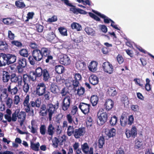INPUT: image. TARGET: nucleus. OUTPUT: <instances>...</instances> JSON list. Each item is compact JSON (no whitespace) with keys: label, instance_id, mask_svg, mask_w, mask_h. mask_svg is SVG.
<instances>
[{"label":"nucleus","instance_id":"1","mask_svg":"<svg viewBox=\"0 0 154 154\" xmlns=\"http://www.w3.org/2000/svg\"><path fill=\"white\" fill-rule=\"evenodd\" d=\"M137 129L136 127L133 125L130 130L128 128L126 129L125 134L128 138L131 137L134 138L137 135Z\"/></svg>","mask_w":154,"mask_h":154},{"label":"nucleus","instance_id":"2","mask_svg":"<svg viewBox=\"0 0 154 154\" xmlns=\"http://www.w3.org/2000/svg\"><path fill=\"white\" fill-rule=\"evenodd\" d=\"M10 54H6L4 53L0 54V67L10 64Z\"/></svg>","mask_w":154,"mask_h":154},{"label":"nucleus","instance_id":"3","mask_svg":"<svg viewBox=\"0 0 154 154\" xmlns=\"http://www.w3.org/2000/svg\"><path fill=\"white\" fill-rule=\"evenodd\" d=\"M98 119L101 125H103L107 120V115L106 112H103L102 108L100 109L98 113Z\"/></svg>","mask_w":154,"mask_h":154},{"label":"nucleus","instance_id":"4","mask_svg":"<svg viewBox=\"0 0 154 154\" xmlns=\"http://www.w3.org/2000/svg\"><path fill=\"white\" fill-rule=\"evenodd\" d=\"M59 103L57 102L56 104L53 105L52 104H49L47 106V110L48 112L49 118L50 121L51 119L52 115L54 113L55 109H57L59 106Z\"/></svg>","mask_w":154,"mask_h":154},{"label":"nucleus","instance_id":"5","mask_svg":"<svg viewBox=\"0 0 154 154\" xmlns=\"http://www.w3.org/2000/svg\"><path fill=\"white\" fill-rule=\"evenodd\" d=\"M72 96L71 95L66 96L63 100L62 109L65 111L67 110L70 106L71 102Z\"/></svg>","mask_w":154,"mask_h":154},{"label":"nucleus","instance_id":"6","mask_svg":"<svg viewBox=\"0 0 154 154\" xmlns=\"http://www.w3.org/2000/svg\"><path fill=\"white\" fill-rule=\"evenodd\" d=\"M46 91V87L45 84L43 82L39 83L36 88V94L38 96L42 95Z\"/></svg>","mask_w":154,"mask_h":154},{"label":"nucleus","instance_id":"7","mask_svg":"<svg viewBox=\"0 0 154 154\" xmlns=\"http://www.w3.org/2000/svg\"><path fill=\"white\" fill-rule=\"evenodd\" d=\"M18 65L17 69L18 72L22 73L23 71V68L26 66L27 63L26 59L25 58H20L18 60Z\"/></svg>","mask_w":154,"mask_h":154},{"label":"nucleus","instance_id":"8","mask_svg":"<svg viewBox=\"0 0 154 154\" xmlns=\"http://www.w3.org/2000/svg\"><path fill=\"white\" fill-rule=\"evenodd\" d=\"M73 78L71 82V84L74 87H76L78 86L79 82L81 80L82 77L81 74L79 73H75L73 74Z\"/></svg>","mask_w":154,"mask_h":154},{"label":"nucleus","instance_id":"9","mask_svg":"<svg viewBox=\"0 0 154 154\" xmlns=\"http://www.w3.org/2000/svg\"><path fill=\"white\" fill-rule=\"evenodd\" d=\"M103 69L104 72L109 74H112L113 71L112 65L109 62H104L103 65Z\"/></svg>","mask_w":154,"mask_h":154},{"label":"nucleus","instance_id":"10","mask_svg":"<svg viewBox=\"0 0 154 154\" xmlns=\"http://www.w3.org/2000/svg\"><path fill=\"white\" fill-rule=\"evenodd\" d=\"M85 133V128H81L75 130L73 136L75 138L78 139L81 136H83Z\"/></svg>","mask_w":154,"mask_h":154},{"label":"nucleus","instance_id":"11","mask_svg":"<svg viewBox=\"0 0 154 154\" xmlns=\"http://www.w3.org/2000/svg\"><path fill=\"white\" fill-rule=\"evenodd\" d=\"M29 96L27 95L24 99L23 102L24 109L26 112H29L30 111V105L29 103Z\"/></svg>","mask_w":154,"mask_h":154},{"label":"nucleus","instance_id":"12","mask_svg":"<svg viewBox=\"0 0 154 154\" xmlns=\"http://www.w3.org/2000/svg\"><path fill=\"white\" fill-rule=\"evenodd\" d=\"M90 106L89 104L81 103L79 105V107L82 112L85 114L89 112Z\"/></svg>","mask_w":154,"mask_h":154},{"label":"nucleus","instance_id":"13","mask_svg":"<svg viewBox=\"0 0 154 154\" xmlns=\"http://www.w3.org/2000/svg\"><path fill=\"white\" fill-rule=\"evenodd\" d=\"M60 62L64 65H69L70 63L71 60L69 57L66 55H63L60 56Z\"/></svg>","mask_w":154,"mask_h":154},{"label":"nucleus","instance_id":"14","mask_svg":"<svg viewBox=\"0 0 154 154\" xmlns=\"http://www.w3.org/2000/svg\"><path fill=\"white\" fill-rule=\"evenodd\" d=\"M32 56L35 60L37 61H40L43 57L40 50L38 49H35L33 51Z\"/></svg>","mask_w":154,"mask_h":154},{"label":"nucleus","instance_id":"15","mask_svg":"<svg viewBox=\"0 0 154 154\" xmlns=\"http://www.w3.org/2000/svg\"><path fill=\"white\" fill-rule=\"evenodd\" d=\"M97 63L95 61H91L88 65V67L90 71L94 72L97 69Z\"/></svg>","mask_w":154,"mask_h":154},{"label":"nucleus","instance_id":"16","mask_svg":"<svg viewBox=\"0 0 154 154\" xmlns=\"http://www.w3.org/2000/svg\"><path fill=\"white\" fill-rule=\"evenodd\" d=\"M26 114L24 112L21 111L19 112L17 114V117L20 122V125L22 126L26 118Z\"/></svg>","mask_w":154,"mask_h":154},{"label":"nucleus","instance_id":"17","mask_svg":"<svg viewBox=\"0 0 154 154\" xmlns=\"http://www.w3.org/2000/svg\"><path fill=\"white\" fill-rule=\"evenodd\" d=\"M121 125L122 127H125L128 124V119L125 114H122L120 119Z\"/></svg>","mask_w":154,"mask_h":154},{"label":"nucleus","instance_id":"18","mask_svg":"<svg viewBox=\"0 0 154 154\" xmlns=\"http://www.w3.org/2000/svg\"><path fill=\"white\" fill-rule=\"evenodd\" d=\"M86 65L84 62H82L80 61H77L75 63V67L78 70H83L86 69Z\"/></svg>","mask_w":154,"mask_h":154},{"label":"nucleus","instance_id":"19","mask_svg":"<svg viewBox=\"0 0 154 154\" xmlns=\"http://www.w3.org/2000/svg\"><path fill=\"white\" fill-rule=\"evenodd\" d=\"M89 81L90 83L93 85H96L98 83V77L94 75H91L89 78Z\"/></svg>","mask_w":154,"mask_h":154},{"label":"nucleus","instance_id":"20","mask_svg":"<svg viewBox=\"0 0 154 154\" xmlns=\"http://www.w3.org/2000/svg\"><path fill=\"white\" fill-rule=\"evenodd\" d=\"M113 101L110 99L107 100L105 104L106 110H108L112 109L113 106Z\"/></svg>","mask_w":154,"mask_h":154},{"label":"nucleus","instance_id":"21","mask_svg":"<svg viewBox=\"0 0 154 154\" xmlns=\"http://www.w3.org/2000/svg\"><path fill=\"white\" fill-rule=\"evenodd\" d=\"M92 11L97 14L100 17L103 18L104 21L105 23H109V21H111V20H112L110 19L108 17H106L104 14H102L96 11H95L94 10H92Z\"/></svg>","mask_w":154,"mask_h":154},{"label":"nucleus","instance_id":"22","mask_svg":"<svg viewBox=\"0 0 154 154\" xmlns=\"http://www.w3.org/2000/svg\"><path fill=\"white\" fill-rule=\"evenodd\" d=\"M116 132V129L112 128L109 130H106L105 133L109 137H113L115 135Z\"/></svg>","mask_w":154,"mask_h":154},{"label":"nucleus","instance_id":"23","mask_svg":"<svg viewBox=\"0 0 154 154\" xmlns=\"http://www.w3.org/2000/svg\"><path fill=\"white\" fill-rule=\"evenodd\" d=\"M66 119L69 123H73L75 125H76L78 124V121L77 118H75V121H74L72 116L70 114H68L66 116Z\"/></svg>","mask_w":154,"mask_h":154},{"label":"nucleus","instance_id":"24","mask_svg":"<svg viewBox=\"0 0 154 154\" xmlns=\"http://www.w3.org/2000/svg\"><path fill=\"white\" fill-rule=\"evenodd\" d=\"M71 27L73 29H75L77 31H80L82 29V26L79 24L73 22L71 25Z\"/></svg>","mask_w":154,"mask_h":154},{"label":"nucleus","instance_id":"25","mask_svg":"<svg viewBox=\"0 0 154 154\" xmlns=\"http://www.w3.org/2000/svg\"><path fill=\"white\" fill-rule=\"evenodd\" d=\"M8 45L5 42L0 41V50L4 51L8 49Z\"/></svg>","mask_w":154,"mask_h":154},{"label":"nucleus","instance_id":"26","mask_svg":"<svg viewBox=\"0 0 154 154\" xmlns=\"http://www.w3.org/2000/svg\"><path fill=\"white\" fill-rule=\"evenodd\" d=\"M55 132V128L52 124H50L47 128V133L51 136H52Z\"/></svg>","mask_w":154,"mask_h":154},{"label":"nucleus","instance_id":"27","mask_svg":"<svg viewBox=\"0 0 154 154\" xmlns=\"http://www.w3.org/2000/svg\"><path fill=\"white\" fill-rule=\"evenodd\" d=\"M10 79V74L9 73L6 71H3L2 80L4 82H6L8 81Z\"/></svg>","mask_w":154,"mask_h":154},{"label":"nucleus","instance_id":"28","mask_svg":"<svg viewBox=\"0 0 154 154\" xmlns=\"http://www.w3.org/2000/svg\"><path fill=\"white\" fill-rule=\"evenodd\" d=\"M43 79L45 81H47L50 77L48 71L46 69H44L42 73Z\"/></svg>","mask_w":154,"mask_h":154},{"label":"nucleus","instance_id":"29","mask_svg":"<svg viewBox=\"0 0 154 154\" xmlns=\"http://www.w3.org/2000/svg\"><path fill=\"white\" fill-rule=\"evenodd\" d=\"M39 115L42 116H45L47 114V109L46 106L43 105L41 106L39 112Z\"/></svg>","mask_w":154,"mask_h":154},{"label":"nucleus","instance_id":"30","mask_svg":"<svg viewBox=\"0 0 154 154\" xmlns=\"http://www.w3.org/2000/svg\"><path fill=\"white\" fill-rule=\"evenodd\" d=\"M2 93L1 94L0 98L1 100H5V99H7L8 96V94L7 93V89L4 88L2 90Z\"/></svg>","mask_w":154,"mask_h":154},{"label":"nucleus","instance_id":"31","mask_svg":"<svg viewBox=\"0 0 154 154\" xmlns=\"http://www.w3.org/2000/svg\"><path fill=\"white\" fill-rule=\"evenodd\" d=\"M85 30L88 35L92 36H94L95 35V31L90 27H87L85 28Z\"/></svg>","mask_w":154,"mask_h":154},{"label":"nucleus","instance_id":"32","mask_svg":"<svg viewBox=\"0 0 154 154\" xmlns=\"http://www.w3.org/2000/svg\"><path fill=\"white\" fill-rule=\"evenodd\" d=\"M81 149L84 153L87 154L89 151V147L87 143H85L81 145Z\"/></svg>","mask_w":154,"mask_h":154},{"label":"nucleus","instance_id":"33","mask_svg":"<svg viewBox=\"0 0 154 154\" xmlns=\"http://www.w3.org/2000/svg\"><path fill=\"white\" fill-rule=\"evenodd\" d=\"M40 51L43 57H46L49 55L50 51L48 48H44L41 49Z\"/></svg>","mask_w":154,"mask_h":154},{"label":"nucleus","instance_id":"34","mask_svg":"<svg viewBox=\"0 0 154 154\" xmlns=\"http://www.w3.org/2000/svg\"><path fill=\"white\" fill-rule=\"evenodd\" d=\"M75 132V130L73 126L69 125L67 128V134L69 136H70L72 134L74 135V133Z\"/></svg>","mask_w":154,"mask_h":154},{"label":"nucleus","instance_id":"35","mask_svg":"<svg viewBox=\"0 0 154 154\" xmlns=\"http://www.w3.org/2000/svg\"><path fill=\"white\" fill-rule=\"evenodd\" d=\"M98 99L96 95H93L91 97V102L93 106H96L97 103Z\"/></svg>","mask_w":154,"mask_h":154},{"label":"nucleus","instance_id":"36","mask_svg":"<svg viewBox=\"0 0 154 154\" xmlns=\"http://www.w3.org/2000/svg\"><path fill=\"white\" fill-rule=\"evenodd\" d=\"M20 110L19 109H17L16 110L12 116V117L10 116V121L11 120L13 121H16L17 120V114L19 113Z\"/></svg>","mask_w":154,"mask_h":154},{"label":"nucleus","instance_id":"37","mask_svg":"<svg viewBox=\"0 0 154 154\" xmlns=\"http://www.w3.org/2000/svg\"><path fill=\"white\" fill-rule=\"evenodd\" d=\"M55 70L57 73L60 74L62 73L63 72L64 68L61 65H58L55 66Z\"/></svg>","mask_w":154,"mask_h":154},{"label":"nucleus","instance_id":"38","mask_svg":"<svg viewBox=\"0 0 154 154\" xmlns=\"http://www.w3.org/2000/svg\"><path fill=\"white\" fill-rule=\"evenodd\" d=\"M40 146V144L38 142L37 143H31L30 147L33 150L35 151H38L39 150V148Z\"/></svg>","mask_w":154,"mask_h":154},{"label":"nucleus","instance_id":"39","mask_svg":"<svg viewBox=\"0 0 154 154\" xmlns=\"http://www.w3.org/2000/svg\"><path fill=\"white\" fill-rule=\"evenodd\" d=\"M108 93L109 95L113 96L117 94V92L114 87L110 88L108 90Z\"/></svg>","mask_w":154,"mask_h":154},{"label":"nucleus","instance_id":"40","mask_svg":"<svg viewBox=\"0 0 154 154\" xmlns=\"http://www.w3.org/2000/svg\"><path fill=\"white\" fill-rule=\"evenodd\" d=\"M58 143L60 144L59 140L57 137H54L52 140L53 146L55 148H57L58 147Z\"/></svg>","mask_w":154,"mask_h":154},{"label":"nucleus","instance_id":"41","mask_svg":"<svg viewBox=\"0 0 154 154\" xmlns=\"http://www.w3.org/2000/svg\"><path fill=\"white\" fill-rule=\"evenodd\" d=\"M50 90L54 94H57L59 91V89L57 86L54 85H51Z\"/></svg>","mask_w":154,"mask_h":154},{"label":"nucleus","instance_id":"42","mask_svg":"<svg viewBox=\"0 0 154 154\" xmlns=\"http://www.w3.org/2000/svg\"><path fill=\"white\" fill-rule=\"evenodd\" d=\"M15 5L17 7L20 8H24L26 6L25 5L23 2H21L20 1H16Z\"/></svg>","mask_w":154,"mask_h":154},{"label":"nucleus","instance_id":"43","mask_svg":"<svg viewBox=\"0 0 154 154\" xmlns=\"http://www.w3.org/2000/svg\"><path fill=\"white\" fill-rule=\"evenodd\" d=\"M29 128L30 130V132L35 134H37V127L31 126H29Z\"/></svg>","mask_w":154,"mask_h":154},{"label":"nucleus","instance_id":"44","mask_svg":"<svg viewBox=\"0 0 154 154\" xmlns=\"http://www.w3.org/2000/svg\"><path fill=\"white\" fill-rule=\"evenodd\" d=\"M117 121V118L116 116H114L111 118L110 120V123L111 125L114 126L116 124Z\"/></svg>","mask_w":154,"mask_h":154},{"label":"nucleus","instance_id":"45","mask_svg":"<svg viewBox=\"0 0 154 154\" xmlns=\"http://www.w3.org/2000/svg\"><path fill=\"white\" fill-rule=\"evenodd\" d=\"M30 88L29 85L27 83H24L23 87V91L26 93H28Z\"/></svg>","mask_w":154,"mask_h":154},{"label":"nucleus","instance_id":"46","mask_svg":"<svg viewBox=\"0 0 154 154\" xmlns=\"http://www.w3.org/2000/svg\"><path fill=\"white\" fill-rule=\"evenodd\" d=\"M43 71L41 68L38 67L36 69L35 73L37 77H39L42 75Z\"/></svg>","mask_w":154,"mask_h":154},{"label":"nucleus","instance_id":"47","mask_svg":"<svg viewBox=\"0 0 154 154\" xmlns=\"http://www.w3.org/2000/svg\"><path fill=\"white\" fill-rule=\"evenodd\" d=\"M105 140L103 137H100L98 141V147L100 148L103 147V145L104 144Z\"/></svg>","mask_w":154,"mask_h":154},{"label":"nucleus","instance_id":"48","mask_svg":"<svg viewBox=\"0 0 154 154\" xmlns=\"http://www.w3.org/2000/svg\"><path fill=\"white\" fill-rule=\"evenodd\" d=\"M46 127L44 125H42L40 128V131L41 134L42 135L45 134L46 131Z\"/></svg>","mask_w":154,"mask_h":154},{"label":"nucleus","instance_id":"49","mask_svg":"<svg viewBox=\"0 0 154 154\" xmlns=\"http://www.w3.org/2000/svg\"><path fill=\"white\" fill-rule=\"evenodd\" d=\"M10 80L12 82H15L18 81V78L15 73H13L10 76Z\"/></svg>","mask_w":154,"mask_h":154},{"label":"nucleus","instance_id":"50","mask_svg":"<svg viewBox=\"0 0 154 154\" xmlns=\"http://www.w3.org/2000/svg\"><path fill=\"white\" fill-rule=\"evenodd\" d=\"M85 91V90L84 88L80 87L77 90V94L79 96L83 95Z\"/></svg>","mask_w":154,"mask_h":154},{"label":"nucleus","instance_id":"51","mask_svg":"<svg viewBox=\"0 0 154 154\" xmlns=\"http://www.w3.org/2000/svg\"><path fill=\"white\" fill-rule=\"evenodd\" d=\"M131 109L135 112H138L139 111V107L137 105H132L131 106Z\"/></svg>","mask_w":154,"mask_h":154},{"label":"nucleus","instance_id":"52","mask_svg":"<svg viewBox=\"0 0 154 154\" xmlns=\"http://www.w3.org/2000/svg\"><path fill=\"white\" fill-rule=\"evenodd\" d=\"M20 53L21 56L24 57H27L28 56V51L26 49H21L20 52Z\"/></svg>","mask_w":154,"mask_h":154},{"label":"nucleus","instance_id":"53","mask_svg":"<svg viewBox=\"0 0 154 154\" xmlns=\"http://www.w3.org/2000/svg\"><path fill=\"white\" fill-rule=\"evenodd\" d=\"M46 37L48 40L51 41L54 38L55 35L53 32H51L50 33L47 34Z\"/></svg>","mask_w":154,"mask_h":154},{"label":"nucleus","instance_id":"54","mask_svg":"<svg viewBox=\"0 0 154 154\" xmlns=\"http://www.w3.org/2000/svg\"><path fill=\"white\" fill-rule=\"evenodd\" d=\"M59 30L60 34L64 36L67 35V30L61 27L59 29Z\"/></svg>","mask_w":154,"mask_h":154},{"label":"nucleus","instance_id":"55","mask_svg":"<svg viewBox=\"0 0 154 154\" xmlns=\"http://www.w3.org/2000/svg\"><path fill=\"white\" fill-rule=\"evenodd\" d=\"M56 81L58 85L62 84L64 81L62 79L60 76H57L56 77Z\"/></svg>","mask_w":154,"mask_h":154},{"label":"nucleus","instance_id":"56","mask_svg":"<svg viewBox=\"0 0 154 154\" xmlns=\"http://www.w3.org/2000/svg\"><path fill=\"white\" fill-rule=\"evenodd\" d=\"M11 43L12 45H15L17 47H21L22 46V44L17 41H12Z\"/></svg>","mask_w":154,"mask_h":154},{"label":"nucleus","instance_id":"57","mask_svg":"<svg viewBox=\"0 0 154 154\" xmlns=\"http://www.w3.org/2000/svg\"><path fill=\"white\" fill-rule=\"evenodd\" d=\"M29 78L32 81H34L36 79L37 76L35 72H31L30 73Z\"/></svg>","mask_w":154,"mask_h":154},{"label":"nucleus","instance_id":"58","mask_svg":"<svg viewBox=\"0 0 154 154\" xmlns=\"http://www.w3.org/2000/svg\"><path fill=\"white\" fill-rule=\"evenodd\" d=\"M117 61L119 64H121L124 62V59L119 54L116 57Z\"/></svg>","mask_w":154,"mask_h":154},{"label":"nucleus","instance_id":"59","mask_svg":"<svg viewBox=\"0 0 154 154\" xmlns=\"http://www.w3.org/2000/svg\"><path fill=\"white\" fill-rule=\"evenodd\" d=\"M66 139V136L64 135H63L59 137L58 139L59 140V141L60 142V144L62 145V143L64 141H65Z\"/></svg>","mask_w":154,"mask_h":154},{"label":"nucleus","instance_id":"60","mask_svg":"<svg viewBox=\"0 0 154 154\" xmlns=\"http://www.w3.org/2000/svg\"><path fill=\"white\" fill-rule=\"evenodd\" d=\"M134 118L132 115H130L128 117V124L131 125L133 123Z\"/></svg>","mask_w":154,"mask_h":154},{"label":"nucleus","instance_id":"61","mask_svg":"<svg viewBox=\"0 0 154 154\" xmlns=\"http://www.w3.org/2000/svg\"><path fill=\"white\" fill-rule=\"evenodd\" d=\"M57 20V17L56 16H54L51 18L48 19L47 21L49 22H52L56 21Z\"/></svg>","mask_w":154,"mask_h":154},{"label":"nucleus","instance_id":"62","mask_svg":"<svg viewBox=\"0 0 154 154\" xmlns=\"http://www.w3.org/2000/svg\"><path fill=\"white\" fill-rule=\"evenodd\" d=\"M16 58V57L14 55H10V64L15 62Z\"/></svg>","mask_w":154,"mask_h":154},{"label":"nucleus","instance_id":"63","mask_svg":"<svg viewBox=\"0 0 154 154\" xmlns=\"http://www.w3.org/2000/svg\"><path fill=\"white\" fill-rule=\"evenodd\" d=\"M89 14L91 17L94 19L95 20L98 21H99L100 20V19L98 17L93 13L89 12Z\"/></svg>","mask_w":154,"mask_h":154},{"label":"nucleus","instance_id":"64","mask_svg":"<svg viewBox=\"0 0 154 154\" xmlns=\"http://www.w3.org/2000/svg\"><path fill=\"white\" fill-rule=\"evenodd\" d=\"M34 13L33 12H29L26 17L27 20H28L29 19H32L33 17Z\"/></svg>","mask_w":154,"mask_h":154}]
</instances>
